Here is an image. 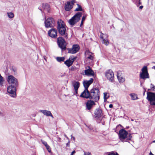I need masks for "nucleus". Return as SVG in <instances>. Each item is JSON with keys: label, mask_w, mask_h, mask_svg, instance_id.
<instances>
[{"label": "nucleus", "mask_w": 155, "mask_h": 155, "mask_svg": "<svg viewBox=\"0 0 155 155\" xmlns=\"http://www.w3.org/2000/svg\"><path fill=\"white\" fill-rule=\"evenodd\" d=\"M50 116L51 117L52 119L53 118V116L52 114L51 113L50 111H49V117Z\"/></svg>", "instance_id": "nucleus-37"}, {"label": "nucleus", "mask_w": 155, "mask_h": 155, "mask_svg": "<svg viewBox=\"0 0 155 155\" xmlns=\"http://www.w3.org/2000/svg\"><path fill=\"white\" fill-rule=\"evenodd\" d=\"M55 21L52 17H49V27H53L55 25Z\"/></svg>", "instance_id": "nucleus-21"}, {"label": "nucleus", "mask_w": 155, "mask_h": 155, "mask_svg": "<svg viewBox=\"0 0 155 155\" xmlns=\"http://www.w3.org/2000/svg\"><path fill=\"white\" fill-rule=\"evenodd\" d=\"M80 49V48L78 45H74L71 48L67 49L68 51V53L74 54L77 52Z\"/></svg>", "instance_id": "nucleus-12"}, {"label": "nucleus", "mask_w": 155, "mask_h": 155, "mask_svg": "<svg viewBox=\"0 0 155 155\" xmlns=\"http://www.w3.org/2000/svg\"><path fill=\"white\" fill-rule=\"evenodd\" d=\"M93 57L91 55H90L89 57H87V58L90 59H92Z\"/></svg>", "instance_id": "nucleus-39"}, {"label": "nucleus", "mask_w": 155, "mask_h": 155, "mask_svg": "<svg viewBox=\"0 0 155 155\" xmlns=\"http://www.w3.org/2000/svg\"><path fill=\"white\" fill-rule=\"evenodd\" d=\"M57 43L59 47L60 48L62 51H65L66 49L67 43L64 39L61 37L57 38Z\"/></svg>", "instance_id": "nucleus-5"}, {"label": "nucleus", "mask_w": 155, "mask_h": 155, "mask_svg": "<svg viewBox=\"0 0 155 155\" xmlns=\"http://www.w3.org/2000/svg\"><path fill=\"white\" fill-rule=\"evenodd\" d=\"M40 10L41 11H42V10H41V9H40Z\"/></svg>", "instance_id": "nucleus-54"}, {"label": "nucleus", "mask_w": 155, "mask_h": 155, "mask_svg": "<svg viewBox=\"0 0 155 155\" xmlns=\"http://www.w3.org/2000/svg\"><path fill=\"white\" fill-rule=\"evenodd\" d=\"M127 132L124 129H122L120 130L119 134L120 140L123 142H128V140H130L132 137L131 134H129L128 137H127Z\"/></svg>", "instance_id": "nucleus-2"}, {"label": "nucleus", "mask_w": 155, "mask_h": 155, "mask_svg": "<svg viewBox=\"0 0 155 155\" xmlns=\"http://www.w3.org/2000/svg\"><path fill=\"white\" fill-rule=\"evenodd\" d=\"M75 3V0H72L67 2L65 4L64 8L66 11H69L72 8L73 6Z\"/></svg>", "instance_id": "nucleus-11"}, {"label": "nucleus", "mask_w": 155, "mask_h": 155, "mask_svg": "<svg viewBox=\"0 0 155 155\" xmlns=\"http://www.w3.org/2000/svg\"><path fill=\"white\" fill-rule=\"evenodd\" d=\"M7 15L8 17L10 18H12L14 17V14L12 12H8L7 13Z\"/></svg>", "instance_id": "nucleus-31"}, {"label": "nucleus", "mask_w": 155, "mask_h": 155, "mask_svg": "<svg viewBox=\"0 0 155 155\" xmlns=\"http://www.w3.org/2000/svg\"><path fill=\"white\" fill-rule=\"evenodd\" d=\"M42 8L44 9V11H46L48 12V4H43L42 6Z\"/></svg>", "instance_id": "nucleus-24"}, {"label": "nucleus", "mask_w": 155, "mask_h": 155, "mask_svg": "<svg viewBox=\"0 0 155 155\" xmlns=\"http://www.w3.org/2000/svg\"><path fill=\"white\" fill-rule=\"evenodd\" d=\"M153 142H155V140L153 141Z\"/></svg>", "instance_id": "nucleus-53"}, {"label": "nucleus", "mask_w": 155, "mask_h": 155, "mask_svg": "<svg viewBox=\"0 0 155 155\" xmlns=\"http://www.w3.org/2000/svg\"><path fill=\"white\" fill-rule=\"evenodd\" d=\"M57 36V29L54 28H52L49 30V36L53 38H55Z\"/></svg>", "instance_id": "nucleus-13"}, {"label": "nucleus", "mask_w": 155, "mask_h": 155, "mask_svg": "<svg viewBox=\"0 0 155 155\" xmlns=\"http://www.w3.org/2000/svg\"><path fill=\"white\" fill-rule=\"evenodd\" d=\"M83 22H84L83 21H81V25H80V26H81L83 25Z\"/></svg>", "instance_id": "nucleus-43"}, {"label": "nucleus", "mask_w": 155, "mask_h": 155, "mask_svg": "<svg viewBox=\"0 0 155 155\" xmlns=\"http://www.w3.org/2000/svg\"><path fill=\"white\" fill-rule=\"evenodd\" d=\"M51 151V149H50V148H49V153H50V152Z\"/></svg>", "instance_id": "nucleus-49"}, {"label": "nucleus", "mask_w": 155, "mask_h": 155, "mask_svg": "<svg viewBox=\"0 0 155 155\" xmlns=\"http://www.w3.org/2000/svg\"><path fill=\"white\" fill-rule=\"evenodd\" d=\"M100 38L102 39V43L103 44L106 45V46H107L108 45L109 42L108 40L107 39L104 38L103 36L101 35H100Z\"/></svg>", "instance_id": "nucleus-23"}, {"label": "nucleus", "mask_w": 155, "mask_h": 155, "mask_svg": "<svg viewBox=\"0 0 155 155\" xmlns=\"http://www.w3.org/2000/svg\"><path fill=\"white\" fill-rule=\"evenodd\" d=\"M44 59H45V60H46V59H45V58H44Z\"/></svg>", "instance_id": "nucleus-55"}, {"label": "nucleus", "mask_w": 155, "mask_h": 155, "mask_svg": "<svg viewBox=\"0 0 155 155\" xmlns=\"http://www.w3.org/2000/svg\"><path fill=\"white\" fill-rule=\"evenodd\" d=\"M140 0H139V5H140V4H141V3L140 1Z\"/></svg>", "instance_id": "nucleus-47"}, {"label": "nucleus", "mask_w": 155, "mask_h": 155, "mask_svg": "<svg viewBox=\"0 0 155 155\" xmlns=\"http://www.w3.org/2000/svg\"><path fill=\"white\" fill-rule=\"evenodd\" d=\"M94 79L92 78H91L90 80L88 81H84L83 84L85 89H88L89 87L93 82Z\"/></svg>", "instance_id": "nucleus-17"}, {"label": "nucleus", "mask_w": 155, "mask_h": 155, "mask_svg": "<svg viewBox=\"0 0 155 155\" xmlns=\"http://www.w3.org/2000/svg\"><path fill=\"white\" fill-rule=\"evenodd\" d=\"M74 88V89L75 92V94L76 95L78 93V89L80 86V83L78 81H74L72 84Z\"/></svg>", "instance_id": "nucleus-19"}, {"label": "nucleus", "mask_w": 155, "mask_h": 155, "mask_svg": "<svg viewBox=\"0 0 155 155\" xmlns=\"http://www.w3.org/2000/svg\"><path fill=\"white\" fill-rule=\"evenodd\" d=\"M86 68L87 69L85 70L84 73L87 76H94V71L89 66H87Z\"/></svg>", "instance_id": "nucleus-16"}, {"label": "nucleus", "mask_w": 155, "mask_h": 155, "mask_svg": "<svg viewBox=\"0 0 155 155\" xmlns=\"http://www.w3.org/2000/svg\"><path fill=\"white\" fill-rule=\"evenodd\" d=\"M41 141L42 143L45 145V146L46 147L47 150L48 151V146L47 143L45 141L42 140H41Z\"/></svg>", "instance_id": "nucleus-32"}, {"label": "nucleus", "mask_w": 155, "mask_h": 155, "mask_svg": "<svg viewBox=\"0 0 155 155\" xmlns=\"http://www.w3.org/2000/svg\"><path fill=\"white\" fill-rule=\"evenodd\" d=\"M7 81L10 85L18 86V82L16 78L12 75H8L7 78Z\"/></svg>", "instance_id": "nucleus-8"}, {"label": "nucleus", "mask_w": 155, "mask_h": 155, "mask_svg": "<svg viewBox=\"0 0 155 155\" xmlns=\"http://www.w3.org/2000/svg\"><path fill=\"white\" fill-rule=\"evenodd\" d=\"M104 101H105L109 97V95L108 93L106 92L104 93Z\"/></svg>", "instance_id": "nucleus-29"}, {"label": "nucleus", "mask_w": 155, "mask_h": 155, "mask_svg": "<svg viewBox=\"0 0 155 155\" xmlns=\"http://www.w3.org/2000/svg\"><path fill=\"white\" fill-rule=\"evenodd\" d=\"M78 8H76L75 10V11H83V9L82 8L81 6L78 4H77Z\"/></svg>", "instance_id": "nucleus-27"}, {"label": "nucleus", "mask_w": 155, "mask_h": 155, "mask_svg": "<svg viewBox=\"0 0 155 155\" xmlns=\"http://www.w3.org/2000/svg\"><path fill=\"white\" fill-rule=\"evenodd\" d=\"M153 68L155 70V66L153 67Z\"/></svg>", "instance_id": "nucleus-50"}, {"label": "nucleus", "mask_w": 155, "mask_h": 155, "mask_svg": "<svg viewBox=\"0 0 155 155\" xmlns=\"http://www.w3.org/2000/svg\"><path fill=\"white\" fill-rule=\"evenodd\" d=\"M130 95L132 100H135L138 99L137 95L136 94L134 93L131 94H130Z\"/></svg>", "instance_id": "nucleus-26"}, {"label": "nucleus", "mask_w": 155, "mask_h": 155, "mask_svg": "<svg viewBox=\"0 0 155 155\" xmlns=\"http://www.w3.org/2000/svg\"><path fill=\"white\" fill-rule=\"evenodd\" d=\"M65 23L61 19H59L57 21V29L59 34L61 36L67 38L68 34L66 33V27Z\"/></svg>", "instance_id": "nucleus-1"}, {"label": "nucleus", "mask_w": 155, "mask_h": 155, "mask_svg": "<svg viewBox=\"0 0 155 155\" xmlns=\"http://www.w3.org/2000/svg\"><path fill=\"white\" fill-rule=\"evenodd\" d=\"M82 13L81 12H78L76 13L69 20L68 22L70 25L73 26L79 21L82 16Z\"/></svg>", "instance_id": "nucleus-4"}, {"label": "nucleus", "mask_w": 155, "mask_h": 155, "mask_svg": "<svg viewBox=\"0 0 155 155\" xmlns=\"http://www.w3.org/2000/svg\"><path fill=\"white\" fill-rule=\"evenodd\" d=\"M147 99L150 102L151 104L155 105V93L147 92Z\"/></svg>", "instance_id": "nucleus-9"}, {"label": "nucleus", "mask_w": 155, "mask_h": 155, "mask_svg": "<svg viewBox=\"0 0 155 155\" xmlns=\"http://www.w3.org/2000/svg\"><path fill=\"white\" fill-rule=\"evenodd\" d=\"M131 120L132 121H134V120H133V119H131Z\"/></svg>", "instance_id": "nucleus-52"}, {"label": "nucleus", "mask_w": 155, "mask_h": 155, "mask_svg": "<svg viewBox=\"0 0 155 155\" xmlns=\"http://www.w3.org/2000/svg\"><path fill=\"white\" fill-rule=\"evenodd\" d=\"M84 155H91V153H90L89 152H84Z\"/></svg>", "instance_id": "nucleus-34"}, {"label": "nucleus", "mask_w": 155, "mask_h": 155, "mask_svg": "<svg viewBox=\"0 0 155 155\" xmlns=\"http://www.w3.org/2000/svg\"><path fill=\"white\" fill-rule=\"evenodd\" d=\"M99 90L96 87L93 88L90 91V99L94 100L95 101H97L99 99Z\"/></svg>", "instance_id": "nucleus-3"}, {"label": "nucleus", "mask_w": 155, "mask_h": 155, "mask_svg": "<svg viewBox=\"0 0 155 155\" xmlns=\"http://www.w3.org/2000/svg\"><path fill=\"white\" fill-rule=\"evenodd\" d=\"M86 17V15H85L84 16H83L82 18L81 21H84L85 20Z\"/></svg>", "instance_id": "nucleus-35"}, {"label": "nucleus", "mask_w": 155, "mask_h": 155, "mask_svg": "<svg viewBox=\"0 0 155 155\" xmlns=\"http://www.w3.org/2000/svg\"><path fill=\"white\" fill-rule=\"evenodd\" d=\"M140 85H142V84L141 83Z\"/></svg>", "instance_id": "nucleus-56"}, {"label": "nucleus", "mask_w": 155, "mask_h": 155, "mask_svg": "<svg viewBox=\"0 0 155 155\" xmlns=\"http://www.w3.org/2000/svg\"><path fill=\"white\" fill-rule=\"evenodd\" d=\"M80 97L86 99L90 98V92L89 91L88 89H85L81 93Z\"/></svg>", "instance_id": "nucleus-14"}, {"label": "nucleus", "mask_w": 155, "mask_h": 155, "mask_svg": "<svg viewBox=\"0 0 155 155\" xmlns=\"http://www.w3.org/2000/svg\"><path fill=\"white\" fill-rule=\"evenodd\" d=\"M18 86L10 85L7 88V91L9 93V95L12 97L15 98L16 96V87Z\"/></svg>", "instance_id": "nucleus-6"}, {"label": "nucleus", "mask_w": 155, "mask_h": 155, "mask_svg": "<svg viewBox=\"0 0 155 155\" xmlns=\"http://www.w3.org/2000/svg\"><path fill=\"white\" fill-rule=\"evenodd\" d=\"M94 114L95 117L99 118L102 115V110L100 109H97L95 111Z\"/></svg>", "instance_id": "nucleus-20"}, {"label": "nucleus", "mask_w": 155, "mask_h": 155, "mask_svg": "<svg viewBox=\"0 0 155 155\" xmlns=\"http://www.w3.org/2000/svg\"><path fill=\"white\" fill-rule=\"evenodd\" d=\"M102 123V124L103 125H104V122Z\"/></svg>", "instance_id": "nucleus-51"}, {"label": "nucleus", "mask_w": 155, "mask_h": 155, "mask_svg": "<svg viewBox=\"0 0 155 155\" xmlns=\"http://www.w3.org/2000/svg\"><path fill=\"white\" fill-rule=\"evenodd\" d=\"M143 7V6L142 5L140 6L139 7V8L140 9H142Z\"/></svg>", "instance_id": "nucleus-45"}, {"label": "nucleus", "mask_w": 155, "mask_h": 155, "mask_svg": "<svg viewBox=\"0 0 155 155\" xmlns=\"http://www.w3.org/2000/svg\"><path fill=\"white\" fill-rule=\"evenodd\" d=\"M106 77L110 81L112 82L114 80V74L111 69L107 71L105 74Z\"/></svg>", "instance_id": "nucleus-10"}, {"label": "nucleus", "mask_w": 155, "mask_h": 155, "mask_svg": "<svg viewBox=\"0 0 155 155\" xmlns=\"http://www.w3.org/2000/svg\"><path fill=\"white\" fill-rule=\"evenodd\" d=\"M76 152L75 150L73 151L71 153L70 155H73Z\"/></svg>", "instance_id": "nucleus-40"}, {"label": "nucleus", "mask_w": 155, "mask_h": 155, "mask_svg": "<svg viewBox=\"0 0 155 155\" xmlns=\"http://www.w3.org/2000/svg\"><path fill=\"white\" fill-rule=\"evenodd\" d=\"M45 27L46 28H48V18L46 19V18L45 17Z\"/></svg>", "instance_id": "nucleus-30"}, {"label": "nucleus", "mask_w": 155, "mask_h": 155, "mask_svg": "<svg viewBox=\"0 0 155 155\" xmlns=\"http://www.w3.org/2000/svg\"><path fill=\"white\" fill-rule=\"evenodd\" d=\"M113 107V105L112 104H110L109 105V107L110 108H112Z\"/></svg>", "instance_id": "nucleus-42"}, {"label": "nucleus", "mask_w": 155, "mask_h": 155, "mask_svg": "<svg viewBox=\"0 0 155 155\" xmlns=\"http://www.w3.org/2000/svg\"><path fill=\"white\" fill-rule=\"evenodd\" d=\"M142 72L140 74V79L145 80L149 78V75L148 72L147 67L144 66L141 69Z\"/></svg>", "instance_id": "nucleus-7"}, {"label": "nucleus", "mask_w": 155, "mask_h": 155, "mask_svg": "<svg viewBox=\"0 0 155 155\" xmlns=\"http://www.w3.org/2000/svg\"><path fill=\"white\" fill-rule=\"evenodd\" d=\"M75 57H70V58L64 62V64L68 67H70L73 64L75 59Z\"/></svg>", "instance_id": "nucleus-15"}, {"label": "nucleus", "mask_w": 155, "mask_h": 155, "mask_svg": "<svg viewBox=\"0 0 155 155\" xmlns=\"http://www.w3.org/2000/svg\"><path fill=\"white\" fill-rule=\"evenodd\" d=\"M120 71H118L117 73V76L118 81L120 83H122L125 81V78L121 77Z\"/></svg>", "instance_id": "nucleus-22"}, {"label": "nucleus", "mask_w": 155, "mask_h": 155, "mask_svg": "<svg viewBox=\"0 0 155 155\" xmlns=\"http://www.w3.org/2000/svg\"><path fill=\"white\" fill-rule=\"evenodd\" d=\"M71 139H73V140H75V137L73 136H72V135H71Z\"/></svg>", "instance_id": "nucleus-41"}, {"label": "nucleus", "mask_w": 155, "mask_h": 155, "mask_svg": "<svg viewBox=\"0 0 155 155\" xmlns=\"http://www.w3.org/2000/svg\"><path fill=\"white\" fill-rule=\"evenodd\" d=\"M39 112L42 113L44 115L48 116V111L46 110H41L39 111Z\"/></svg>", "instance_id": "nucleus-25"}, {"label": "nucleus", "mask_w": 155, "mask_h": 155, "mask_svg": "<svg viewBox=\"0 0 155 155\" xmlns=\"http://www.w3.org/2000/svg\"><path fill=\"white\" fill-rule=\"evenodd\" d=\"M145 91L143 93V95H145Z\"/></svg>", "instance_id": "nucleus-48"}, {"label": "nucleus", "mask_w": 155, "mask_h": 155, "mask_svg": "<svg viewBox=\"0 0 155 155\" xmlns=\"http://www.w3.org/2000/svg\"><path fill=\"white\" fill-rule=\"evenodd\" d=\"M50 116L51 117L52 119L53 118V116L52 114L51 113L50 111H49V117Z\"/></svg>", "instance_id": "nucleus-36"}, {"label": "nucleus", "mask_w": 155, "mask_h": 155, "mask_svg": "<svg viewBox=\"0 0 155 155\" xmlns=\"http://www.w3.org/2000/svg\"><path fill=\"white\" fill-rule=\"evenodd\" d=\"M101 35H102L103 37H104V38H106L107 37V35L106 34H104L102 32H101Z\"/></svg>", "instance_id": "nucleus-33"}, {"label": "nucleus", "mask_w": 155, "mask_h": 155, "mask_svg": "<svg viewBox=\"0 0 155 155\" xmlns=\"http://www.w3.org/2000/svg\"><path fill=\"white\" fill-rule=\"evenodd\" d=\"M56 59L58 61L60 62L64 61L65 58L64 57H57Z\"/></svg>", "instance_id": "nucleus-28"}, {"label": "nucleus", "mask_w": 155, "mask_h": 155, "mask_svg": "<svg viewBox=\"0 0 155 155\" xmlns=\"http://www.w3.org/2000/svg\"><path fill=\"white\" fill-rule=\"evenodd\" d=\"M95 104L94 101L91 100H88L86 104V109L90 110L92 108L93 106Z\"/></svg>", "instance_id": "nucleus-18"}, {"label": "nucleus", "mask_w": 155, "mask_h": 155, "mask_svg": "<svg viewBox=\"0 0 155 155\" xmlns=\"http://www.w3.org/2000/svg\"><path fill=\"white\" fill-rule=\"evenodd\" d=\"M64 136L66 137L67 138V139L68 140H69V138H68V137L67 136V135L65 134H64Z\"/></svg>", "instance_id": "nucleus-44"}, {"label": "nucleus", "mask_w": 155, "mask_h": 155, "mask_svg": "<svg viewBox=\"0 0 155 155\" xmlns=\"http://www.w3.org/2000/svg\"><path fill=\"white\" fill-rule=\"evenodd\" d=\"M70 141H69L68 143L66 144V146L69 147L70 146Z\"/></svg>", "instance_id": "nucleus-38"}, {"label": "nucleus", "mask_w": 155, "mask_h": 155, "mask_svg": "<svg viewBox=\"0 0 155 155\" xmlns=\"http://www.w3.org/2000/svg\"><path fill=\"white\" fill-rule=\"evenodd\" d=\"M153 86H154L153 84H151V88H153Z\"/></svg>", "instance_id": "nucleus-46"}]
</instances>
